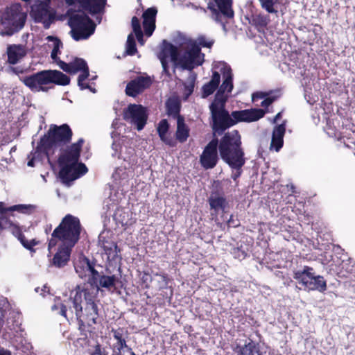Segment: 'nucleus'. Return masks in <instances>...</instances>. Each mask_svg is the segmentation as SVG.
Instances as JSON below:
<instances>
[{
	"instance_id": "f257e3e1",
	"label": "nucleus",
	"mask_w": 355,
	"mask_h": 355,
	"mask_svg": "<svg viewBox=\"0 0 355 355\" xmlns=\"http://www.w3.org/2000/svg\"><path fill=\"white\" fill-rule=\"evenodd\" d=\"M82 226L78 217L67 214L59 225L51 233L49 239L48 250L50 252L58 241L61 242L57 252L51 260V264L58 268H64L70 261L73 247L80 238Z\"/></svg>"
},
{
	"instance_id": "f03ea898",
	"label": "nucleus",
	"mask_w": 355,
	"mask_h": 355,
	"mask_svg": "<svg viewBox=\"0 0 355 355\" xmlns=\"http://www.w3.org/2000/svg\"><path fill=\"white\" fill-rule=\"evenodd\" d=\"M72 137L73 132L68 124L51 125L37 143V150L49 157L55 148L69 144Z\"/></svg>"
},
{
	"instance_id": "7ed1b4c3",
	"label": "nucleus",
	"mask_w": 355,
	"mask_h": 355,
	"mask_svg": "<svg viewBox=\"0 0 355 355\" xmlns=\"http://www.w3.org/2000/svg\"><path fill=\"white\" fill-rule=\"evenodd\" d=\"M218 139V151L221 159L228 165L241 164V160L245 158L242 148L241 137L238 130H234L223 134Z\"/></svg>"
},
{
	"instance_id": "20e7f679",
	"label": "nucleus",
	"mask_w": 355,
	"mask_h": 355,
	"mask_svg": "<svg viewBox=\"0 0 355 355\" xmlns=\"http://www.w3.org/2000/svg\"><path fill=\"white\" fill-rule=\"evenodd\" d=\"M20 80L32 92H47L46 85L53 83L58 85H67L70 78L58 70H43L32 75L20 78Z\"/></svg>"
},
{
	"instance_id": "39448f33",
	"label": "nucleus",
	"mask_w": 355,
	"mask_h": 355,
	"mask_svg": "<svg viewBox=\"0 0 355 355\" xmlns=\"http://www.w3.org/2000/svg\"><path fill=\"white\" fill-rule=\"evenodd\" d=\"M226 98H214L209 105L210 125L214 135H222L225 130L235 125L232 114L225 109Z\"/></svg>"
},
{
	"instance_id": "423d86ee",
	"label": "nucleus",
	"mask_w": 355,
	"mask_h": 355,
	"mask_svg": "<svg viewBox=\"0 0 355 355\" xmlns=\"http://www.w3.org/2000/svg\"><path fill=\"white\" fill-rule=\"evenodd\" d=\"M27 15L22 11L19 3L12 4L7 7L1 17L2 29L0 35L2 36H12L20 31L24 26Z\"/></svg>"
},
{
	"instance_id": "0eeeda50",
	"label": "nucleus",
	"mask_w": 355,
	"mask_h": 355,
	"mask_svg": "<svg viewBox=\"0 0 355 355\" xmlns=\"http://www.w3.org/2000/svg\"><path fill=\"white\" fill-rule=\"evenodd\" d=\"M71 37L76 41L89 38L95 31L96 24L84 11H74L69 17Z\"/></svg>"
},
{
	"instance_id": "6e6552de",
	"label": "nucleus",
	"mask_w": 355,
	"mask_h": 355,
	"mask_svg": "<svg viewBox=\"0 0 355 355\" xmlns=\"http://www.w3.org/2000/svg\"><path fill=\"white\" fill-rule=\"evenodd\" d=\"M293 278L308 291H318L324 293L327 288V282L323 276L315 275L312 267L304 266L293 272Z\"/></svg>"
},
{
	"instance_id": "1a4fd4ad",
	"label": "nucleus",
	"mask_w": 355,
	"mask_h": 355,
	"mask_svg": "<svg viewBox=\"0 0 355 355\" xmlns=\"http://www.w3.org/2000/svg\"><path fill=\"white\" fill-rule=\"evenodd\" d=\"M96 292L94 288H89V291L85 293V306L80 320L83 326L78 323L79 329L85 330L86 326L92 327L94 324L101 323L99 309L96 304Z\"/></svg>"
},
{
	"instance_id": "9d476101",
	"label": "nucleus",
	"mask_w": 355,
	"mask_h": 355,
	"mask_svg": "<svg viewBox=\"0 0 355 355\" xmlns=\"http://www.w3.org/2000/svg\"><path fill=\"white\" fill-rule=\"evenodd\" d=\"M89 288L85 284L83 286L78 285L71 292L70 297L64 301V305L67 309V315L71 318L75 315L78 323L83 326L80 318L83 315V302L85 300V293L89 291Z\"/></svg>"
},
{
	"instance_id": "9b49d317",
	"label": "nucleus",
	"mask_w": 355,
	"mask_h": 355,
	"mask_svg": "<svg viewBox=\"0 0 355 355\" xmlns=\"http://www.w3.org/2000/svg\"><path fill=\"white\" fill-rule=\"evenodd\" d=\"M204 58L205 54L201 52V48L196 42H191L183 55L178 57L175 67L180 66L182 69L191 71L195 67L202 65L205 61Z\"/></svg>"
},
{
	"instance_id": "f8f14e48",
	"label": "nucleus",
	"mask_w": 355,
	"mask_h": 355,
	"mask_svg": "<svg viewBox=\"0 0 355 355\" xmlns=\"http://www.w3.org/2000/svg\"><path fill=\"white\" fill-rule=\"evenodd\" d=\"M50 3L42 1H36L32 6L31 15L37 23H42L45 29L50 28L55 18V12Z\"/></svg>"
},
{
	"instance_id": "ddd939ff",
	"label": "nucleus",
	"mask_w": 355,
	"mask_h": 355,
	"mask_svg": "<svg viewBox=\"0 0 355 355\" xmlns=\"http://www.w3.org/2000/svg\"><path fill=\"white\" fill-rule=\"evenodd\" d=\"M123 119L135 125L137 130H141L148 119L146 110L141 105L130 104L123 111Z\"/></svg>"
},
{
	"instance_id": "4468645a",
	"label": "nucleus",
	"mask_w": 355,
	"mask_h": 355,
	"mask_svg": "<svg viewBox=\"0 0 355 355\" xmlns=\"http://www.w3.org/2000/svg\"><path fill=\"white\" fill-rule=\"evenodd\" d=\"M218 139L214 137L204 148L200 156V163L203 168H214L219 162L218 153Z\"/></svg>"
},
{
	"instance_id": "2eb2a0df",
	"label": "nucleus",
	"mask_w": 355,
	"mask_h": 355,
	"mask_svg": "<svg viewBox=\"0 0 355 355\" xmlns=\"http://www.w3.org/2000/svg\"><path fill=\"white\" fill-rule=\"evenodd\" d=\"M179 56L178 48L168 42L166 40H163L162 46L161 51L158 53V58L161 62L162 67L163 69V73H164L168 78H171V74L169 71L168 58L171 57V60L175 67V63Z\"/></svg>"
},
{
	"instance_id": "dca6fc26",
	"label": "nucleus",
	"mask_w": 355,
	"mask_h": 355,
	"mask_svg": "<svg viewBox=\"0 0 355 355\" xmlns=\"http://www.w3.org/2000/svg\"><path fill=\"white\" fill-rule=\"evenodd\" d=\"M59 67L64 71L70 74H75L78 71H81L82 73L78 77V85H80V83L85 81L89 75L87 64L86 61L82 58H76L69 63L60 61Z\"/></svg>"
},
{
	"instance_id": "f3484780",
	"label": "nucleus",
	"mask_w": 355,
	"mask_h": 355,
	"mask_svg": "<svg viewBox=\"0 0 355 355\" xmlns=\"http://www.w3.org/2000/svg\"><path fill=\"white\" fill-rule=\"evenodd\" d=\"M85 141L83 138H80L76 143L67 146L63 150L58 157L59 164H76L80 156V152Z\"/></svg>"
},
{
	"instance_id": "a211bd4d",
	"label": "nucleus",
	"mask_w": 355,
	"mask_h": 355,
	"mask_svg": "<svg viewBox=\"0 0 355 355\" xmlns=\"http://www.w3.org/2000/svg\"><path fill=\"white\" fill-rule=\"evenodd\" d=\"M218 9H216L213 3L209 2L207 8L216 15L215 20L220 21V15H223L227 19H232L234 16V12L232 8V0H214Z\"/></svg>"
},
{
	"instance_id": "6ab92c4d",
	"label": "nucleus",
	"mask_w": 355,
	"mask_h": 355,
	"mask_svg": "<svg viewBox=\"0 0 355 355\" xmlns=\"http://www.w3.org/2000/svg\"><path fill=\"white\" fill-rule=\"evenodd\" d=\"M151 84L152 81L149 76H137L127 84L125 94L128 96L136 97L146 89L149 88Z\"/></svg>"
},
{
	"instance_id": "aec40b11",
	"label": "nucleus",
	"mask_w": 355,
	"mask_h": 355,
	"mask_svg": "<svg viewBox=\"0 0 355 355\" xmlns=\"http://www.w3.org/2000/svg\"><path fill=\"white\" fill-rule=\"evenodd\" d=\"M266 111L260 108H252L240 111H233L232 116L234 117L235 124L238 122H252L263 118Z\"/></svg>"
},
{
	"instance_id": "412c9836",
	"label": "nucleus",
	"mask_w": 355,
	"mask_h": 355,
	"mask_svg": "<svg viewBox=\"0 0 355 355\" xmlns=\"http://www.w3.org/2000/svg\"><path fill=\"white\" fill-rule=\"evenodd\" d=\"M157 14V9L156 7L148 8L143 12V27L144 33L147 37H150L155 30Z\"/></svg>"
},
{
	"instance_id": "4be33fe9",
	"label": "nucleus",
	"mask_w": 355,
	"mask_h": 355,
	"mask_svg": "<svg viewBox=\"0 0 355 355\" xmlns=\"http://www.w3.org/2000/svg\"><path fill=\"white\" fill-rule=\"evenodd\" d=\"M6 54L7 62L15 65L26 55L27 51L23 44H10L7 46Z\"/></svg>"
},
{
	"instance_id": "5701e85b",
	"label": "nucleus",
	"mask_w": 355,
	"mask_h": 355,
	"mask_svg": "<svg viewBox=\"0 0 355 355\" xmlns=\"http://www.w3.org/2000/svg\"><path fill=\"white\" fill-rule=\"evenodd\" d=\"M80 7L92 15L103 13L107 0H78Z\"/></svg>"
},
{
	"instance_id": "b1692460",
	"label": "nucleus",
	"mask_w": 355,
	"mask_h": 355,
	"mask_svg": "<svg viewBox=\"0 0 355 355\" xmlns=\"http://www.w3.org/2000/svg\"><path fill=\"white\" fill-rule=\"evenodd\" d=\"M286 121H284L282 124L276 125L272 131L270 149H274L277 152L280 150L284 144V137L286 132Z\"/></svg>"
},
{
	"instance_id": "393cba45",
	"label": "nucleus",
	"mask_w": 355,
	"mask_h": 355,
	"mask_svg": "<svg viewBox=\"0 0 355 355\" xmlns=\"http://www.w3.org/2000/svg\"><path fill=\"white\" fill-rule=\"evenodd\" d=\"M221 72L223 73L224 80L223 83L220 86L215 98H224L223 94L225 92H231L233 89V83H232V73L230 67H225L221 69Z\"/></svg>"
},
{
	"instance_id": "a878e982",
	"label": "nucleus",
	"mask_w": 355,
	"mask_h": 355,
	"mask_svg": "<svg viewBox=\"0 0 355 355\" xmlns=\"http://www.w3.org/2000/svg\"><path fill=\"white\" fill-rule=\"evenodd\" d=\"M249 342L243 346L236 345L233 351L236 355H262L259 344L256 343V340L252 338H249Z\"/></svg>"
},
{
	"instance_id": "bb28decb",
	"label": "nucleus",
	"mask_w": 355,
	"mask_h": 355,
	"mask_svg": "<svg viewBox=\"0 0 355 355\" xmlns=\"http://www.w3.org/2000/svg\"><path fill=\"white\" fill-rule=\"evenodd\" d=\"M169 123L166 119H162L157 125V131L162 142L170 147H174L177 143L175 140L168 134Z\"/></svg>"
},
{
	"instance_id": "cd10ccee",
	"label": "nucleus",
	"mask_w": 355,
	"mask_h": 355,
	"mask_svg": "<svg viewBox=\"0 0 355 355\" xmlns=\"http://www.w3.org/2000/svg\"><path fill=\"white\" fill-rule=\"evenodd\" d=\"M111 333L112 334L114 339L116 340L114 347L119 353L125 348L128 347L126 344V340L128 337V331L127 329L123 327L112 329Z\"/></svg>"
},
{
	"instance_id": "c85d7f7f",
	"label": "nucleus",
	"mask_w": 355,
	"mask_h": 355,
	"mask_svg": "<svg viewBox=\"0 0 355 355\" xmlns=\"http://www.w3.org/2000/svg\"><path fill=\"white\" fill-rule=\"evenodd\" d=\"M60 169L59 171V178L64 184L69 182L78 178V175H76L74 166L76 164H59Z\"/></svg>"
},
{
	"instance_id": "c756f323",
	"label": "nucleus",
	"mask_w": 355,
	"mask_h": 355,
	"mask_svg": "<svg viewBox=\"0 0 355 355\" xmlns=\"http://www.w3.org/2000/svg\"><path fill=\"white\" fill-rule=\"evenodd\" d=\"M220 81V73L216 71H213L210 81L205 84L202 87V98H207L211 94H212L218 87Z\"/></svg>"
},
{
	"instance_id": "7c9ffc66",
	"label": "nucleus",
	"mask_w": 355,
	"mask_h": 355,
	"mask_svg": "<svg viewBox=\"0 0 355 355\" xmlns=\"http://www.w3.org/2000/svg\"><path fill=\"white\" fill-rule=\"evenodd\" d=\"M189 128L184 122L183 116H179L177 120L175 137L180 143L185 142L189 137Z\"/></svg>"
},
{
	"instance_id": "2f4dec72",
	"label": "nucleus",
	"mask_w": 355,
	"mask_h": 355,
	"mask_svg": "<svg viewBox=\"0 0 355 355\" xmlns=\"http://www.w3.org/2000/svg\"><path fill=\"white\" fill-rule=\"evenodd\" d=\"M166 111L169 116L178 120L179 116H182L180 114L181 104L180 101L175 98H169L166 101Z\"/></svg>"
},
{
	"instance_id": "473e14b6",
	"label": "nucleus",
	"mask_w": 355,
	"mask_h": 355,
	"mask_svg": "<svg viewBox=\"0 0 355 355\" xmlns=\"http://www.w3.org/2000/svg\"><path fill=\"white\" fill-rule=\"evenodd\" d=\"M119 281L116 275H101L98 279V285H96L97 288L94 291L98 293L99 287L104 288L110 291L112 288H115L116 284Z\"/></svg>"
},
{
	"instance_id": "72a5a7b5",
	"label": "nucleus",
	"mask_w": 355,
	"mask_h": 355,
	"mask_svg": "<svg viewBox=\"0 0 355 355\" xmlns=\"http://www.w3.org/2000/svg\"><path fill=\"white\" fill-rule=\"evenodd\" d=\"M209 204L211 209H214L216 212L218 210H224L227 206L225 198L223 196H214L213 195L209 198Z\"/></svg>"
},
{
	"instance_id": "f704fd0d",
	"label": "nucleus",
	"mask_w": 355,
	"mask_h": 355,
	"mask_svg": "<svg viewBox=\"0 0 355 355\" xmlns=\"http://www.w3.org/2000/svg\"><path fill=\"white\" fill-rule=\"evenodd\" d=\"M101 242V247L103 249L105 253L107 255L108 257H112L114 259L117 254L116 250L118 249V246L116 243L107 240H103Z\"/></svg>"
},
{
	"instance_id": "c9c22d12",
	"label": "nucleus",
	"mask_w": 355,
	"mask_h": 355,
	"mask_svg": "<svg viewBox=\"0 0 355 355\" xmlns=\"http://www.w3.org/2000/svg\"><path fill=\"white\" fill-rule=\"evenodd\" d=\"M85 262L87 265V270L90 272L88 282L91 284V286L97 285L98 279L101 276L99 272L94 268V265L90 262L89 259L86 258Z\"/></svg>"
},
{
	"instance_id": "e433bc0d",
	"label": "nucleus",
	"mask_w": 355,
	"mask_h": 355,
	"mask_svg": "<svg viewBox=\"0 0 355 355\" xmlns=\"http://www.w3.org/2000/svg\"><path fill=\"white\" fill-rule=\"evenodd\" d=\"M261 8L267 12L271 14H277V9L275 6L279 3V0H258Z\"/></svg>"
},
{
	"instance_id": "4c0bfd02",
	"label": "nucleus",
	"mask_w": 355,
	"mask_h": 355,
	"mask_svg": "<svg viewBox=\"0 0 355 355\" xmlns=\"http://www.w3.org/2000/svg\"><path fill=\"white\" fill-rule=\"evenodd\" d=\"M53 311H58V313L68 320L67 309L62 302L60 298L55 299L54 304L51 307Z\"/></svg>"
},
{
	"instance_id": "58836bf2",
	"label": "nucleus",
	"mask_w": 355,
	"mask_h": 355,
	"mask_svg": "<svg viewBox=\"0 0 355 355\" xmlns=\"http://www.w3.org/2000/svg\"><path fill=\"white\" fill-rule=\"evenodd\" d=\"M28 209V207L26 205H13L10 207L6 208L4 207V203L2 202H0V214L2 215L1 219H3V215L5 214L8 211H17L19 212L24 213L25 210Z\"/></svg>"
},
{
	"instance_id": "ea45409f",
	"label": "nucleus",
	"mask_w": 355,
	"mask_h": 355,
	"mask_svg": "<svg viewBox=\"0 0 355 355\" xmlns=\"http://www.w3.org/2000/svg\"><path fill=\"white\" fill-rule=\"evenodd\" d=\"M137 52L136 42L132 33L129 34L127 38L125 53L128 55H134Z\"/></svg>"
},
{
	"instance_id": "a19ab883",
	"label": "nucleus",
	"mask_w": 355,
	"mask_h": 355,
	"mask_svg": "<svg viewBox=\"0 0 355 355\" xmlns=\"http://www.w3.org/2000/svg\"><path fill=\"white\" fill-rule=\"evenodd\" d=\"M252 21V25H254L258 30L265 28L268 24V17L261 14L254 16Z\"/></svg>"
},
{
	"instance_id": "79ce46f5",
	"label": "nucleus",
	"mask_w": 355,
	"mask_h": 355,
	"mask_svg": "<svg viewBox=\"0 0 355 355\" xmlns=\"http://www.w3.org/2000/svg\"><path fill=\"white\" fill-rule=\"evenodd\" d=\"M340 277H351L352 276L355 277V272L353 270V266L350 265V263H345L342 266V269L338 273Z\"/></svg>"
},
{
	"instance_id": "37998d69",
	"label": "nucleus",
	"mask_w": 355,
	"mask_h": 355,
	"mask_svg": "<svg viewBox=\"0 0 355 355\" xmlns=\"http://www.w3.org/2000/svg\"><path fill=\"white\" fill-rule=\"evenodd\" d=\"M241 164H239L238 163H236V165H233V164H231V165H228L232 169H234L236 170V171L234 173H233L231 175V178L235 181L236 182L238 178L242 174V167L245 165V158H243V160H241Z\"/></svg>"
},
{
	"instance_id": "c03bdc74",
	"label": "nucleus",
	"mask_w": 355,
	"mask_h": 355,
	"mask_svg": "<svg viewBox=\"0 0 355 355\" xmlns=\"http://www.w3.org/2000/svg\"><path fill=\"white\" fill-rule=\"evenodd\" d=\"M7 222L9 225L8 228L10 229L12 234L15 237H17L18 239V240L21 242L22 239H24L25 237V236L22 233L21 227L19 225L14 224L13 223L10 222V221H7Z\"/></svg>"
},
{
	"instance_id": "a18cd8bd",
	"label": "nucleus",
	"mask_w": 355,
	"mask_h": 355,
	"mask_svg": "<svg viewBox=\"0 0 355 355\" xmlns=\"http://www.w3.org/2000/svg\"><path fill=\"white\" fill-rule=\"evenodd\" d=\"M196 42L200 47L211 48L214 41L213 40H208L205 35H200L198 37Z\"/></svg>"
},
{
	"instance_id": "49530a36",
	"label": "nucleus",
	"mask_w": 355,
	"mask_h": 355,
	"mask_svg": "<svg viewBox=\"0 0 355 355\" xmlns=\"http://www.w3.org/2000/svg\"><path fill=\"white\" fill-rule=\"evenodd\" d=\"M46 40L48 41H52L53 42V49H52V53L53 54H58L60 53V49L61 47H62V42L60 41V40L56 37H54V36H48L46 37Z\"/></svg>"
},
{
	"instance_id": "de8ad7c7",
	"label": "nucleus",
	"mask_w": 355,
	"mask_h": 355,
	"mask_svg": "<svg viewBox=\"0 0 355 355\" xmlns=\"http://www.w3.org/2000/svg\"><path fill=\"white\" fill-rule=\"evenodd\" d=\"M21 244L27 250L31 252H35V250L33 248L34 246L38 245L40 243L39 241H37L35 239L28 241L26 237L22 239L21 241Z\"/></svg>"
},
{
	"instance_id": "09e8293b",
	"label": "nucleus",
	"mask_w": 355,
	"mask_h": 355,
	"mask_svg": "<svg viewBox=\"0 0 355 355\" xmlns=\"http://www.w3.org/2000/svg\"><path fill=\"white\" fill-rule=\"evenodd\" d=\"M74 169L76 175H78V178L85 175L88 171L85 164L78 162L75 165Z\"/></svg>"
},
{
	"instance_id": "8fccbe9b",
	"label": "nucleus",
	"mask_w": 355,
	"mask_h": 355,
	"mask_svg": "<svg viewBox=\"0 0 355 355\" xmlns=\"http://www.w3.org/2000/svg\"><path fill=\"white\" fill-rule=\"evenodd\" d=\"M282 90L280 89H277L275 90L270 91L269 92H267V97L268 98H270L271 100V102L273 103L275 101H277L278 98H279L282 96Z\"/></svg>"
},
{
	"instance_id": "3c124183",
	"label": "nucleus",
	"mask_w": 355,
	"mask_h": 355,
	"mask_svg": "<svg viewBox=\"0 0 355 355\" xmlns=\"http://www.w3.org/2000/svg\"><path fill=\"white\" fill-rule=\"evenodd\" d=\"M233 254L236 258L243 259L247 257V253L245 250H241L239 248H236L234 249Z\"/></svg>"
},
{
	"instance_id": "603ef678",
	"label": "nucleus",
	"mask_w": 355,
	"mask_h": 355,
	"mask_svg": "<svg viewBox=\"0 0 355 355\" xmlns=\"http://www.w3.org/2000/svg\"><path fill=\"white\" fill-rule=\"evenodd\" d=\"M90 355H109V354L105 348H103L100 345H97Z\"/></svg>"
},
{
	"instance_id": "864d4df0",
	"label": "nucleus",
	"mask_w": 355,
	"mask_h": 355,
	"mask_svg": "<svg viewBox=\"0 0 355 355\" xmlns=\"http://www.w3.org/2000/svg\"><path fill=\"white\" fill-rule=\"evenodd\" d=\"M131 25H132L133 31L139 30V29H141L140 21H139V18L136 16H134L132 17Z\"/></svg>"
},
{
	"instance_id": "5fc2aeb1",
	"label": "nucleus",
	"mask_w": 355,
	"mask_h": 355,
	"mask_svg": "<svg viewBox=\"0 0 355 355\" xmlns=\"http://www.w3.org/2000/svg\"><path fill=\"white\" fill-rule=\"evenodd\" d=\"M189 79L190 82L189 85L186 86V89L189 92V94H191L193 91L196 75L190 76Z\"/></svg>"
},
{
	"instance_id": "6e6d98bb",
	"label": "nucleus",
	"mask_w": 355,
	"mask_h": 355,
	"mask_svg": "<svg viewBox=\"0 0 355 355\" xmlns=\"http://www.w3.org/2000/svg\"><path fill=\"white\" fill-rule=\"evenodd\" d=\"M266 96H267V92H255L252 94V101H254L257 99L264 98Z\"/></svg>"
},
{
	"instance_id": "4d7b16f0",
	"label": "nucleus",
	"mask_w": 355,
	"mask_h": 355,
	"mask_svg": "<svg viewBox=\"0 0 355 355\" xmlns=\"http://www.w3.org/2000/svg\"><path fill=\"white\" fill-rule=\"evenodd\" d=\"M78 85L80 87V89L81 90L88 89L93 93H96V92L95 88H93L90 85H89L87 83H85L84 81L81 82L80 85Z\"/></svg>"
},
{
	"instance_id": "13d9d810",
	"label": "nucleus",
	"mask_w": 355,
	"mask_h": 355,
	"mask_svg": "<svg viewBox=\"0 0 355 355\" xmlns=\"http://www.w3.org/2000/svg\"><path fill=\"white\" fill-rule=\"evenodd\" d=\"M135 34V36L137 37V40H138V42L139 43H141L143 42V37H144V34H143V32L141 31V29H139V30H137V31H133Z\"/></svg>"
},
{
	"instance_id": "bf43d9fd",
	"label": "nucleus",
	"mask_w": 355,
	"mask_h": 355,
	"mask_svg": "<svg viewBox=\"0 0 355 355\" xmlns=\"http://www.w3.org/2000/svg\"><path fill=\"white\" fill-rule=\"evenodd\" d=\"M227 225L230 227L232 226V227H236L239 225V220L235 221L234 219V216L231 215L230 217V219L227 220Z\"/></svg>"
},
{
	"instance_id": "052dcab7",
	"label": "nucleus",
	"mask_w": 355,
	"mask_h": 355,
	"mask_svg": "<svg viewBox=\"0 0 355 355\" xmlns=\"http://www.w3.org/2000/svg\"><path fill=\"white\" fill-rule=\"evenodd\" d=\"M272 103L271 102V100L270 98H268L267 96L264 98V100L261 103V106L263 107H268L270 106Z\"/></svg>"
},
{
	"instance_id": "680f3d73",
	"label": "nucleus",
	"mask_w": 355,
	"mask_h": 355,
	"mask_svg": "<svg viewBox=\"0 0 355 355\" xmlns=\"http://www.w3.org/2000/svg\"><path fill=\"white\" fill-rule=\"evenodd\" d=\"M155 275L159 276L162 280L165 282L166 284H168V275L166 273L162 272V273H155Z\"/></svg>"
},
{
	"instance_id": "e2e57ef3",
	"label": "nucleus",
	"mask_w": 355,
	"mask_h": 355,
	"mask_svg": "<svg viewBox=\"0 0 355 355\" xmlns=\"http://www.w3.org/2000/svg\"><path fill=\"white\" fill-rule=\"evenodd\" d=\"M10 69L15 74L23 73L24 71V69L20 67H12Z\"/></svg>"
},
{
	"instance_id": "0e129e2a",
	"label": "nucleus",
	"mask_w": 355,
	"mask_h": 355,
	"mask_svg": "<svg viewBox=\"0 0 355 355\" xmlns=\"http://www.w3.org/2000/svg\"><path fill=\"white\" fill-rule=\"evenodd\" d=\"M51 57L52 60L54 62H55L58 64V65L59 66V62H60V61H62V60L58 57V54H53L51 52Z\"/></svg>"
},
{
	"instance_id": "69168bd1",
	"label": "nucleus",
	"mask_w": 355,
	"mask_h": 355,
	"mask_svg": "<svg viewBox=\"0 0 355 355\" xmlns=\"http://www.w3.org/2000/svg\"><path fill=\"white\" fill-rule=\"evenodd\" d=\"M52 229V225L51 224H49V225H47L45 228H44V232L46 234H49V233L51 232Z\"/></svg>"
},
{
	"instance_id": "338daca9",
	"label": "nucleus",
	"mask_w": 355,
	"mask_h": 355,
	"mask_svg": "<svg viewBox=\"0 0 355 355\" xmlns=\"http://www.w3.org/2000/svg\"><path fill=\"white\" fill-rule=\"evenodd\" d=\"M282 118V112L277 113L274 118V123H276L277 120Z\"/></svg>"
},
{
	"instance_id": "774afa93",
	"label": "nucleus",
	"mask_w": 355,
	"mask_h": 355,
	"mask_svg": "<svg viewBox=\"0 0 355 355\" xmlns=\"http://www.w3.org/2000/svg\"><path fill=\"white\" fill-rule=\"evenodd\" d=\"M28 166H34V160L31 159L28 162Z\"/></svg>"
}]
</instances>
